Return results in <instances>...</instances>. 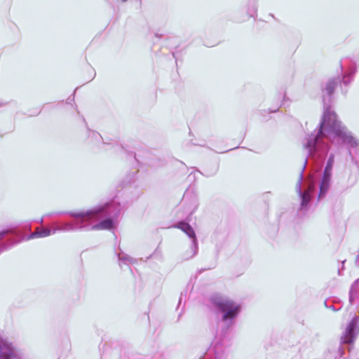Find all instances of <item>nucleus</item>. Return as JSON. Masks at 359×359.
<instances>
[{"instance_id":"17","label":"nucleus","mask_w":359,"mask_h":359,"mask_svg":"<svg viewBox=\"0 0 359 359\" xmlns=\"http://www.w3.org/2000/svg\"><path fill=\"white\" fill-rule=\"evenodd\" d=\"M122 2H126L127 0H121Z\"/></svg>"},{"instance_id":"1","label":"nucleus","mask_w":359,"mask_h":359,"mask_svg":"<svg viewBox=\"0 0 359 359\" xmlns=\"http://www.w3.org/2000/svg\"><path fill=\"white\" fill-rule=\"evenodd\" d=\"M337 79L330 80L323 90V102L325 107L323 119L319 124L317 133H311L305 139L303 146L309 158L320 164L326 156L329 147L324 139L332 144L347 147L352 159H356L359 151V140L337 119V114L330 109L332 94L336 88Z\"/></svg>"},{"instance_id":"13","label":"nucleus","mask_w":359,"mask_h":359,"mask_svg":"<svg viewBox=\"0 0 359 359\" xmlns=\"http://www.w3.org/2000/svg\"><path fill=\"white\" fill-rule=\"evenodd\" d=\"M93 135L95 137H97L100 136V135L98 133H95V132H93Z\"/></svg>"},{"instance_id":"9","label":"nucleus","mask_w":359,"mask_h":359,"mask_svg":"<svg viewBox=\"0 0 359 359\" xmlns=\"http://www.w3.org/2000/svg\"><path fill=\"white\" fill-rule=\"evenodd\" d=\"M20 241L11 231L0 232V252L18 243Z\"/></svg>"},{"instance_id":"3","label":"nucleus","mask_w":359,"mask_h":359,"mask_svg":"<svg viewBox=\"0 0 359 359\" xmlns=\"http://www.w3.org/2000/svg\"><path fill=\"white\" fill-rule=\"evenodd\" d=\"M217 318L215 335L212 342L215 357L220 358L229 345V332L241 312V306L233 300L221 296L211 297Z\"/></svg>"},{"instance_id":"15","label":"nucleus","mask_w":359,"mask_h":359,"mask_svg":"<svg viewBox=\"0 0 359 359\" xmlns=\"http://www.w3.org/2000/svg\"><path fill=\"white\" fill-rule=\"evenodd\" d=\"M43 218L40 219V220L39 221V222L40 224H43Z\"/></svg>"},{"instance_id":"12","label":"nucleus","mask_w":359,"mask_h":359,"mask_svg":"<svg viewBox=\"0 0 359 359\" xmlns=\"http://www.w3.org/2000/svg\"><path fill=\"white\" fill-rule=\"evenodd\" d=\"M117 256H118V260L120 262L119 264L121 266L123 264L129 265V264H133V263H135L136 262L135 259L130 257V256H128V255L125 254L123 252H118L117 254Z\"/></svg>"},{"instance_id":"8","label":"nucleus","mask_w":359,"mask_h":359,"mask_svg":"<svg viewBox=\"0 0 359 359\" xmlns=\"http://www.w3.org/2000/svg\"><path fill=\"white\" fill-rule=\"evenodd\" d=\"M0 359H22L20 352L12 344L0 340Z\"/></svg>"},{"instance_id":"14","label":"nucleus","mask_w":359,"mask_h":359,"mask_svg":"<svg viewBox=\"0 0 359 359\" xmlns=\"http://www.w3.org/2000/svg\"><path fill=\"white\" fill-rule=\"evenodd\" d=\"M339 351H341V355H344V351L342 350L341 348H339Z\"/></svg>"},{"instance_id":"5","label":"nucleus","mask_w":359,"mask_h":359,"mask_svg":"<svg viewBox=\"0 0 359 359\" xmlns=\"http://www.w3.org/2000/svg\"><path fill=\"white\" fill-rule=\"evenodd\" d=\"M359 334V316L354 315L346 324L340 337L341 344L353 345Z\"/></svg>"},{"instance_id":"6","label":"nucleus","mask_w":359,"mask_h":359,"mask_svg":"<svg viewBox=\"0 0 359 359\" xmlns=\"http://www.w3.org/2000/svg\"><path fill=\"white\" fill-rule=\"evenodd\" d=\"M177 227L183 231L192 240L190 251L187 252L185 254V258L187 259H190L195 256L198 252V243L195 232L193 228L186 222L179 223Z\"/></svg>"},{"instance_id":"16","label":"nucleus","mask_w":359,"mask_h":359,"mask_svg":"<svg viewBox=\"0 0 359 359\" xmlns=\"http://www.w3.org/2000/svg\"><path fill=\"white\" fill-rule=\"evenodd\" d=\"M328 307H329V308H330V309H333V310H334V306H332H332H328Z\"/></svg>"},{"instance_id":"4","label":"nucleus","mask_w":359,"mask_h":359,"mask_svg":"<svg viewBox=\"0 0 359 359\" xmlns=\"http://www.w3.org/2000/svg\"><path fill=\"white\" fill-rule=\"evenodd\" d=\"M307 160L305 161L304 168H305ZM334 165V155L330 154L327 160L326 166L324 169L323 175L319 182H316L313 177H309L308 180V186L305 191H302V184L303 181V168L300 172L299 178L296 185L297 191L301 198V205L299 212L303 213L309 208V204L311 199L317 193V188L319 189L318 200L323 198L327 192L331 182L332 170Z\"/></svg>"},{"instance_id":"2","label":"nucleus","mask_w":359,"mask_h":359,"mask_svg":"<svg viewBox=\"0 0 359 359\" xmlns=\"http://www.w3.org/2000/svg\"><path fill=\"white\" fill-rule=\"evenodd\" d=\"M124 210L116 198L87 211L71 212L72 222L53 223V233L86 230H110L114 228Z\"/></svg>"},{"instance_id":"7","label":"nucleus","mask_w":359,"mask_h":359,"mask_svg":"<svg viewBox=\"0 0 359 359\" xmlns=\"http://www.w3.org/2000/svg\"><path fill=\"white\" fill-rule=\"evenodd\" d=\"M341 71L343 73L342 81L344 85H348L353 79L355 72V66L351 59L344 58L340 62Z\"/></svg>"},{"instance_id":"11","label":"nucleus","mask_w":359,"mask_h":359,"mask_svg":"<svg viewBox=\"0 0 359 359\" xmlns=\"http://www.w3.org/2000/svg\"><path fill=\"white\" fill-rule=\"evenodd\" d=\"M357 300H359V278L352 284L349 292V302L351 304H353Z\"/></svg>"},{"instance_id":"10","label":"nucleus","mask_w":359,"mask_h":359,"mask_svg":"<svg viewBox=\"0 0 359 359\" xmlns=\"http://www.w3.org/2000/svg\"><path fill=\"white\" fill-rule=\"evenodd\" d=\"M55 233H53V225L50 229L37 227L35 231L32 233L29 238H44Z\"/></svg>"}]
</instances>
